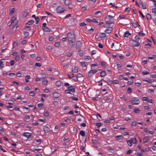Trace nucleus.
I'll use <instances>...</instances> for the list:
<instances>
[{
  "label": "nucleus",
  "instance_id": "4c0bfd02",
  "mask_svg": "<svg viewBox=\"0 0 156 156\" xmlns=\"http://www.w3.org/2000/svg\"><path fill=\"white\" fill-rule=\"evenodd\" d=\"M24 35L25 37H27L29 36V34L28 32H25L24 33Z\"/></svg>",
  "mask_w": 156,
  "mask_h": 156
},
{
  "label": "nucleus",
  "instance_id": "72a5a7b5",
  "mask_svg": "<svg viewBox=\"0 0 156 156\" xmlns=\"http://www.w3.org/2000/svg\"><path fill=\"white\" fill-rule=\"evenodd\" d=\"M72 78L75 81H76L78 80L77 77L76 76H72Z\"/></svg>",
  "mask_w": 156,
  "mask_h": 156
},
{
  "label": "nucleus",
  "instance_id": "e2e57ef3",
  "mask_svg": "<svg viewBox=\"0 0 156 156\" xmlns=\"http://www.w3.org/2000/svg\"><path fill=\"white\" fill-rule=\"evenodd\" d=\"M103 27H105V28H108L107 29H108L109 27H109L108 25L106 23L103 26Z\"/></svg>",
  "mask_w": 156,
  "mask_h": 156
},
{
  "label": "nucleus",
  "instance_id": "052dcab7",
  "mask_svg": "<svg viewBox=\"0 0 156 156\" xmlns=\"http://www.w3.org/2000/svg\"><path fill=\"white\" fill-rule=\"evenodd\" d=\"M35 21H36V23H38L39 20V18L38 17H37L36 18H35Z\"/></svg>",
  "mask_w": 156,
  "mask_h": 156
},
{
  "label": "nucleus",
  "instance_id": "f257e3e1",
  "mask_svg": "<svg viewBox=\"0 0 156 156\" xmlns=\"http://www.w3.org/2000/svg\"><path fill=\"white\" fill-rule=\"evenodd\" d=\"M67 38L70 45L71 48L74 46V44H73V40H75V36L71 32H69L67 34Z\"/></svg>",
  "mask_w": 156,
  "mask_h": 156
},
{
  "label": "nucleus",
  "instance_id": "5fc2aeb1",
  "mask_svg": "<svg viewBox=\"0 0 156 156\" xmlns=\"http://www.w3.org/2000/svg\"><path fill=\"white\" fill-rule=\"evenodd\" d=\"M35 66H36L40 67L41 66V64L39 63H36L35 64Z\"/></svg>",
  "mask_w": 156,
  "mask_h": 156
},
{
  "label": "nucleus",
  "instance_id": "58836bf2",
  "mask_svg": "<svg viewBox=\"0 0 156 156\" xmlns=\"http://www.w3.org/2000/svg\"><path fill=\"white\" fill-rule=\"evenodd\" d=\"M29 95L30 96H34L35 94L34 92L33 91H31L30 92Z\"/></svg>",
  "mask_w": 156,
  "mask_h": 156
},
{
  "label": "nucleus",
  "instance_id": "8fccbe9b",
  "mask_svg": "<svg viewBox=\"0 0 156 156\" xmlns=\"http://www.w3.org/2000/svg\"><path fill=\"white\" fill-rule=\"evenodd\" d=\"M65 92L66 94H71V93L70 92V90L69 89L65 90Z\"/></svg>",
  "mask_w": 156,
  "mask_h": 156
},
{
  "label": "nucleus",
  "instance_id": "774afa93",
  "mask_svg": "<svg viewBox=\"0 0 156 156\" xmlns=\"http://www.w3.org/2000/svg\"><path fill=\"white\" fill-rule=\"evenodd\" d=\"M127 92H128V93H130L132 92L131 89L130 88H129V87L128 88V89H127Z\"/></svg>",
  "mask_w": 156,
  "mask_h": 156
},
{
  "label": "nucleus",
  "instance_id": "0e129e2a",
  "mask_svg": "<svg viewBox=\"0 0 156 156\" xmlns=\"http://www.w3.org/2000/svg\"><path fill=\"white\" fill-rule=\"evenodd\" d=\"M101 122L97 123L96 124V126H97L98 127H99L101 126Z\"/></svg>",
  "mask_w": 156,
  "mask_h": 156
},
{
  "label": "nucleus",
  "instance_id": "f704fd0d",
  "mask_svg": "<svg viewBox=\"0 0 156 156\" xmlns=\"http://www.w3.org/2000/svg\"><path fill=\"white\" fill-rule=\"evenodd\" d=\"M43 106V104L42 103H39L38 104L37 107L38 108H42Z\"/></svg>",
  "mask_w": 156,
  "mask_h": 156
},
{
  "label": "nucleus",
  "instance_id": "a878e982",
  "mask_svg": "<svg viewBox=\"0 0 156 156\" xmlns=\"http://www.w3.org/2000/svg\"><path fill=\"white\" fill-rule=\"evenodd\" d=\"M106 37V34L105 33H100V37L101 38H105Z\"/></svg>",
  "mask_w": 156,
  "mask_h": 156
},
{
  "label": "nucleus",
  "instance_id": "aec40b11",
  "mask_svg": "<svg viewBox=\"0 0 156 156\" xmlns=\"http://www.w3.org/2000/svg\"><path fill=\"white\" fill-rule=\"evenodd\" d=\"M72 72L73 73H77L78 72V68L77 67H75L72 68Z\"/></svg>",
  "mask_w": 156,
  "mask_h": 156
},
{
  "label": "nucleus",
  "instance_id": "0eeeda50",
  "mask_svg": "<svg viewBox=\"0 0 156 156\" xmlns=\"http://www.w3.org/2000/svg\"><path fill=\"white\" fill-rule=\"evenodd\" d=\"M17 21L16 17L13 16L11 19V23H14V25H16L17 24Z\"/></svg>",
  "mask_w": 156,
  "mask_h": 156
},
{
  "label": "nucleus",
  "instance_id": "338daca9",
  "mask_svg": "<svg viewBox=\"0 0 156 156\" xmlns=\"http://www.w3.org/2000/svg\"><path fill=\"white\" fill-rule=\"evenodd\" d=\"M44 115L45 116L48 117L49 115V113L48 112H46L44 113Z\"/></svg>",
  "mask_w": 156,
  "mask_h": 156
},
{
  "label": "nucleus",
  "instance_id": "39448f33",
  "mask_svg": "<svg viewBox=\"0 0 156 156\" xmlns=\"http://www.w3.org/2000/svg\"><path fill=\"white\" fill-rule=\"evenodd\" d=\"M131 101L133 105H138L140 103L139 100L136 98H135L134 99L131 100Z\"/></svg>",
  "mask_w": 156,
  "mask_h": 156
},
{
  "label": "nucleus",
  "instance_id": "6ab92c4d",
  "mask_svg": "<svg viewBox=\"0 0 156 156\" xmlns=\"http://www.w3.org/2000/svg\"><path fill=\"white\" fill-rule=\"evenodd\" d=\"M115 138L117 140H122L123 138V136H117L115 137Z\"/></svg>",
  "mask_w": 156,
  "mask_h": 156
},
{
  "label": "nucleus",
  "instance_id": "79ce46f5",
  "mask_svg": "<svg viewBox=\"0 0 156 156\" xmlns=\"http://www.w3.org/2000/svg\"><path fill=\"white\" fill-rule=\"evenodd\" d=\"M138 35L140 36H142L143 35H144L145 34L143 33V31H141L140 32L138 33Z\"/></svg>",
  "mask_w": 156,
  "mask_h": 156
},
{
  "label": "nucleus",
  "instance_id": "3c124183",
  "mask_svg": "<svg viewBox=\"0 0 156 156\" xmlns=\"http://www.w3.org/2000/svg\"><path fill=\"white\" fill-rule=\"evenodd\" d=\"M18 44V43L17 42V41H15V42L13 44V47H15L16 46H17Z\"/></svg>",
  "mask_w": 156,
  "mask_h": 156
},
{
  "label": "nucleus",
  "instance_id": "ea45409f",
  "mask_svg": "<svg viewBox=\"0 0 156 156\" xmlns=\"http://www.w3.org/2000/svg\"><path fill=\"white\" fill-rule=\"evenodd\" d=\"M20 58V57L19 55H16L15 58V60L16 61H18L19 60Z\"/></svg>",
  "mask_w": 156,
  "mask_h": 156
},
{
  "label": "nucleus",
  "instance_id": "bb28decb",
  "mask_svg": "<svg viewBox=\"0 0 156 156\" xmlns=\"http://www.w3.org/2000/svg\"><path fill=\"white\" fill-rule=\"evenodd\" d=\"M80 134L82 136H84L85 135V133L83 130H81L80 132Z\"/></svg>",
  "mask_w": 156,
  "mask_h": 156
},
{
  "label": "nucleus",
  "instance_id": "864d4df0",
  "mask_svg": "<svg viewBox=\"0 0 156 156\" xmlns=\"http://www.w3.org/2000/svg\"><path fill=\"white\" fill-rule=\"evenodd\" d=\"M136 121H133V122H132L131 125H132V126H136Z\"/></svg>",
  "mask_w": 156,
  "mask_h": 156
},
{
  "label": "nucleus",
  "instance_id": "a211bd4d",
  "mask_svg": "<svg viewBox=\"0 0 156 156\" xmlns=\"http://www.w3.org/2000/svg\"><path fill=\"white\" fill-rule=\"evenodd\" d=\"M106 73L105 71L104 70L102 71L100 73V76L101 77H103L105 76L106 75Z\"/></svg>",
  "mask_w": 156,
  "mask_h": 156
},
{
  "label": "nucleus",
  "instance_id": "4468645a",
  "mask_svg": "<svg viewBox=\"0 0 156 156\" xmlns=\"http://www.w3.org/2000/svg\"><path fill=\"white\" fill-rule=\"evenodd\" d=\"M29 13V12L28 10H25L23 13V15L24 17H27Z\"/></svg>",
  "mask_w": 156,
  "mask_h": 156
},
{
  "label": "nucleus",
  "instance_id": "7ed1b4c3",
  "mask_svg": "<svg viewBox=\"0 0 156 156\" xmlns=\"http://www.w3.org/2000/svg\"><path fill=\"white\" fill-rule=\"evenodd\" d=\"M57 13H62L64 12V9L62 7L60 6H58L56 9Z\"/></svg>",
  "mask_w": 156,
  "mask_h": 156
},
{
  "label": "nucleus",
  "instance_id": "5701e85b",
  "mask_svg": "<svg viewBox=\"0 0 156 156\" xmlns=\"http://www.w3.org/2000/svg\"><path fill=\"white\" fill-rule=\"evenodd\" d=\"M52 96L53 98H57L58 97V94L57 92H55L53 94Z\"/></svg>",
  "mask_w": 156,
  "mask_h": 156
},
{
  "label": "nucleus",
  "instance_id": "37998d69",
  "mask_svg": "<svg viewBox=\"0 0 156 156\" xmlns=\"http://www.w3.org/2000/svg\"><path fill=\"white\" fill-rule=\"evenodd\" d=\"M84 59L85 60L90 59H91V57L90 56H84Z\"/></svg>",
  "mask_w": 156,
  "mask_h": 156
},
{
  "label": "nucleus",
  "instance_id": "c756f323",
  "mask_svg": "<svg viewBox=\"0 0 156 156\" xmlns=\"http://www.w3.org/2000/svg\"><path fill=\"white\" fill-rule=\"evenodd\" d=\"M113 23L114 21L113 20L107 21L106 23L108 25L110 24H111Z\"/></svg>",
  "mask_w": 156,
  "mask_h": 156
},
{
  "label": "nucleus",
  "instance_id": "9d476101",
  "mask_svg": "<svg viewBox=\"0 0 156 156\" xmlns=\"http://www.w3.org/2000/svg\"><path fill=\"white\" fill-rule=\"evenodd\" d=\"M23 136L27 138H29L31 136V134L29 133H23Z\"/></svg>",
  "mask_w": 156,
  "mask_h": 156
},
{
  "label": "nucleus",
  "instance_id": "de8ad7c7",
  "mask_svg": "<svg viewBox=\"0 0 156 156\" xmlns=\"http://www.w3.org/2000/svg\"><path fill=\"white\" fill-rule=\"evenodd\" d=\"M25 29L28 30H30L31 28L30 26H26L25 28Z\"/></svg>",
  "mask_w": 156,
  "mask_h": 156
},
{
  "label": "nucleus",
  "instance_id": "393cba45",
  "mask_svg": "<svg viewBox=\"0 0 156 156\" xmlns=\"http://www.w3.org/2000/svg\"><path fill=\"white\" fill-rule=\"evenodd\" d=\"M43 31L45 32H49L50 29L47 27L42 29Z\"/></svg>",
  "mask_w": 156,
  "mask_h": 156
},
{
  "label": "nucleus",
  "instance_id": "49530a36",
  "mask_svg": "<svg viewBox=\"0 0 156 156\" xmlns=\"http://www.w3.org/2000/svg\"><path fill=\"white\" fill-rule=\"evenodd\" d=\"M71 99L73 100H74V101H77L78 100V98H76V97H71Z\"/></svg>",
  "mask_w": 156,
  "mask_h": 156
},
{
  "label": "nucleus",
  "instance_id": "4d7b16f0",
  "mask_svg": "<svg viewBox=\"0 0 156 156\" xmlns=\"http://www.w3.org/2000/svg\"><path fill=\"white\" fill-rule=\"evenodd\" d=\"M14 64V61L13 60H11L10 61V65L11 66H13Z\"/></svg>",
  "mask_w": 156,
  "mask_h": 156
},
{
  "label": "nucleus",
  "instance_id": "c03bdc74",
  "mask_svg": "<svg viewBox=\"0 0 156 156\" xmlns=\"http://www.w3.org/2000/svg\"><path fill=\"white\" fill-rule=\"evenodd\" d=\"M107 17H108V19L109 20H111L114 17L113 16H111V15H108L107 16Z\"/></svg>",
  "mask_w": 156,
  "mask_h": 156
},
{
  "label": "nucleus",
  "instance_id": "9b49d317",
  "mask_svg": "<svg viewBox=\"0 0 156 156\" xmlns=\"http://www.w3.org/2000/svg\"><path fill=\"white\" fill-rule=\"evenodd\" d=\"M68 89L70 90V91H71L73 93H74L75 91V88H73V87L72 86H70L69 87H68Z\"/></svg>",
  "mask_w": 156,
  "mask_h": 156
},
{
  "label": "nucleus",
  "instance_id": "f03ea898",
  "mask_svg": "<svg viewBox=\"0 0 156 156\" xmlns=\"http://www.w3.org/2000/svg\"><path fill=\"white\" fill-rule=\"evenodd\" d=\"M136 141L137 140L136 138H134L127 140L128 144L130 146H131L132 143L135 144Z\"/></svg>",
  "mask_w": 156,
  "mask_h": 156
},
{
  "label": "nucleus",
  "instance_id": "f8f14e48",
  "mask_svg": "<svg viewBox=\"0 0 156 156\" xmlns=\"http://www.w3.org/2000/svg\"><path fill=\"white\" fill-rule=\"evenodd\" d=\"M5 59H2L0 61V67L3 68L4 67V65L3 64V63L5 61Z\"/></svg>",
  "mask_w": 156,
  "mask_h": 156
},
{
  "label": "nucleus",
  "instance_id": "c85d7f7f",
  "mask_svg": "<svg viewBox=\"0 0 156 156\" xmlns=\"http://www.w3.org/2000/svg\"><path fill=\"white\" fill-rule=\"evenodd\" d=\"M152 12L153 13H154V15L156 16V9H152Z\"/></svg>",
  "mask_w": 156,
  "mask_h": 156
},
{
  "label": "nucleus",
  "instance_id": "6e6552de",
  "mask_svg": "<svg viewBox=\"0 0 156 156\" xmlns=\"http://www.w3.org/2000/svg\"><path fill=\"white\" fill-rule=\"evenodd\" d=\"M103 80L104 82L107 83L108 85H111L112 83V81L111 80H109L108 81L104 80L103 79H101L100 80L98 81V83H100V81Z\"/></svg>",
  "mask_w": 156,
  "mask_h": 156
},
{
  "label": "nucleus",
  "instance_id": "603ef678",
  "mask_svg": "<svg viewBox=\"0 0 156 156\" xmlns=\"http://www.w3.org/2000/svg\"><path fill=\"white\" fill-rule=\"evenodd\" d=\"M101 64L102 66H104L106 64V62H101Z\"/></svg>",
  "mask_w": 156,
  "mask_h": 156
},
{
  "label": "nucleus",
  "instance_id": "09e8293b",
  "mask_svg": "<svg viewBox=\"0 0 156 156\" xmlns=\"http://www.w3.org/2000/svg\"><path fill=\"white\" fill-rule=\"evenodd\" d=\"M60 45V43L59 42H56L55 44V46L57 47H59Z\"/></svg>",
  "mask_w": 156,
  "mask_h": 156
},
{
  "label": "nucleus",
  "instance_id": "dca6fc26",
  "mask_svg": "<svg viewBox=\"0 0 156 156\" xmlns=\"http://www.w3.org/2000/svg\"><path fill=\"white\" fill-rule=\"evenodd\" d=\"M149 140V137L145 136L143 139V142L144 143H145L147 142Z\"/></svg>",
  "mask_w": 156,
  "mask_h": 156
},
{
  "label": "nucleus",
  "instance_id": "69168bd1",
  "mask_svg": "<svg viewBox=\"0 0 156 156\" xmlns=\"http://www.w3.org/2000/svg\"><path fill=\"white\" fill-rule=\"evenodd\" d=\"M48 39L49 41H52L53 40L54 38L52 37H49Z\"/></svg>",
  "mask_w": 156,
  "mask_h": 156
},
{
  "label": "nucleus",
  "instance_id": "20e7f679",
  "mask_svg": "<svg viewBox=\"0 0 156 156\" xmlns=\"http://www.w3.org/2000/svg\"><path fill=\"white\" fill-rule=\"evenodd\" d=\"M97 71H98V70H91L88 73V77H92V76L93 75L96 73L97 72Z\"/></svg>",
  "mask_w": 156,
  "mask_h": 156
},
{
  "label": "nucleus",
  "instance_id": "412c9836",
  "mask_svg": "<svg viewBox=\"0 0 156 156\" xmlns=\"http://www.w3.org/2000/svg\"><path fill=\"white\" fill-rule=\"evenodd\" d=\"M131 34L129 32V31H126L124 34V37H128L129 35H130Z\"/></svg>",
  "mask_w": 156,
  "mask_h": 156
},
{
  "label": "nucleus",
  "instance_id": "6e6d98bb",
  "mask_svg": "<svg viewBox=\"0 0 156 156\" xmlns=\"http://www.w3.org/2000/svg\"><path fill=\"white\" fill-rule=\"evenodd\" d=\"M92 21L93 23H98V22L97 20L94 18L93 19V20H92Z\"/></svg>",
  "mask_w": 156,
  "mask_h": 156
},
{
  "label": "nucleus",
  "instance_id": "bf43d9fd",
  "mask_svg": "<svg viewBox=\"0 0 156 156\" xmlns=\"http://www.w3.org/2000/svg\"><path fill=\"white\" fill-rule=\"evenodd\" d=\"M48 80H46L42 82V84L43 85H46L48 83Z\"/></svg>",
  "mask_w": 156,
  "mask_h": 156
},
{
  "label": "nucleus",
  "instance_id": "473e14b6",
  "mask_svg": "<svg viewBox=\"0 0 156 156\" xmlns=\"http://www.w3.org/2000/svg\"><path fill=\"white\" fill-rule=\"evenodd\" d=\"M130 10V9L128 6L126 7L125 9V12H129Z\"/></svg>",
  "mask_w": 156,
  "mask_h": 156
},
{
  "label": "nucleus",
  "instance_id": "2eb2a0df",
  "mask_svg": "<svg viewBox=\"0 0 156 156\" xmlns=\"http://www.w3.org/2000/svg\"><path fill=\"white\" fill-rule=\"evenodd\" d=\"M81 45V42L80 41H78L76 43V47L77 48H79Z\"/></svg>",
  "mask_w": 156,
  "mask_h": 156
},
{
  "label": "nucleus",
  "instance_id": "e433bc0d",
  "mask_svg": "<svg viewBox=\"0 0 156 156\" xmlns=\"http://www.w3.org/2000/svg\"><path fill=\"white\" fill-rule=\"evenodd\" d=\"M142 74H143V75H145L149 74V73L146 70H144L142 72Z\"/></svg>",
  "mask_w": 156,
  "mask_h": 156
},
{
  "label": "nucleus",
  "instance_id": "13d9d810",
  "mask_svg": "<svg viewBox=\"0 0 156 156\" xmlns=\"http://www.w3.org/2000/svg\"><path fill=\"white\" fill-rule=\"evenodd\" d=\"M16 76H17L20 77L21 76V73L19 72H18L16 74Z\"/></svg>",
  "mask_w": 156,
  "mask_h": 156
},
{
  "label": "nucleus",
  "instance_id": "2f4dec72",
  "mask_svg": "<svg viewBox=\"0 0 156 156\" xmlns=\"http://www.w3.org/2000/svg\"><path fill=\"white\" fill-rule=\"evenodd\" d=\"M131 23L134 28H136L137 27V24L134 21H132Z\"/></svg>",
  "mask_w": 156,
  "mask_h": 156
},
{
  "label": "nucleus",
  "instance_id": "c9c22d12",
  "mask_svg": "<svg viewBox=\"0 0 156 156\" xmlns=\"http://www.w3.org/2000/svg\"><path fill=\"white\" fill-rule=\"evenodd\" d=\"M70 2V0H65V4L66 5H68Z\"/></svg>",
  "mask_w": 156,
  "mask_h": 156
},
{
  "label": "nucleus",
  "instance_id": "a18cd8bd",
  "mask_svg": "<svg viewBox=\"0 0 156 156\" xmlns=\"http://www.w3.org/2000/svg\"><path fill=\"white\" fill-rule=\"evenodd\" d=\"M41 77H40L41 79L44 78L46 77V75L44 74H41Z\"/></svg>",
  "mask_w": 156,
  "mask_h": 156
},
{
  "label": "nucleus",
  "instance_id": "a19ab883",
  "mask_svg": "<svg viewBox=\"0 0 156 156\" xmlns=\"http://www.w3.org/2000/svg\"><path fill=\"white\" fill-rule=\"evenodd\" d=\"M133 80H132L131 81H128L127 82V84L129 85H131L133 83Z\"/></svg>",
  "mask_w": 156,
  "mask_h": 156
},
{
  "label": "nucleus",
  "instance_id": "b1692460",
  "mask_svg": "<svg viewBox=\"0 0 156 156\" xmlns=\"http://www.w3.org/2000/svg\"><path fill=\"white\" fill-rule=\"evenodd\" d=\"M146 17L147 20H150L151 19V15L149 13H147L146 15Z\"/></svg>",
  "mask_w": 156,
  "mask_h": 156
},
{
  "label": "nucleus",
  "instance_id": "7c9ffc66",
  "mask_svg": "<svg viewBox=\"0 0 156 156\" xmlns=\"http://www.w3.org/2000/svg\"><path fill=\"white\" fill-rule=\"evenodd\" d=\"M134 112L136 113H139L140 112V110L137 108H134Z\"/></svg>",
  "mask_w": 156,
  "mask_h": 156
},
{
  "label": "nucleus",
  "instance_id": "4be33fe9",
  "mask_svg": "<svg viewBox=\"0 0 156 156\" xmlns=\"http://www.w3.org/2000/svg\"><path fill=\"white\" fill-rule=\"evenodd\" d=\"M34 21V20H30L27 22V23H26V24H28L29 25H30L31 24H33Z\"/></svg>",
  "mask_w": 156,
  "mask_h": 156
},
{
  "label": "nucleus",
  "instance_id": "680f3d73",
  "mask_svg": "<svg viewBox=\"0 0 156 156\" xmlns=\"http://www.w3.org/2000/svg\"><path fill=\"white\" fill-rule=\"evenodd\" d=\"M80 64L82 67H86V66L84 62H81Z\"/></svg>",
  "mask_w": 156,
  "mask_h": 156
},
{
  "label": "nucleus",
  "instance_id": "1a4fd4ad",
  "mask_svg": "<svg viewBox=\"0 0 156 156\" xmlns=\"http://www.w3.org/2000/svg\"><path fill=\"white\" fill-rule=\"evenodd\" d=\"M112 27H110L108 29H106L105 31V32L107 34H109L111 32L112 30Z\"/></svg>",
  "mask_w": 156,
  "mask_h": 156
},
{
  "label": "nucleus",
  "instance_id": "ddd939ff",
  "mask_svg": "<svg viewBox=\"0 0 156 156\" xmlns=\"http://www.w3.org/2000/svg\"><path fill=\"white\" fill-rule=\"evenodd\" d=\"M44 132L46 133H48L50 130L49 128L47 126H45L43 128Z\"/></svg>",
  "mask_w": 156,
  "mask_h": 156
},
{
  "label": "nucleus",
  "instance_id": "f3484780",
  "mask_svg": "<svg viewBox=\"0 0 156 156\" xmlns=\"http://www.w3.org/2000/svg\"><path fill=\"white\" fill-rule=\"evenodd\" d=\"M139 3L142 5V8L143 9H146V6L144 5V3L142 1L140 0L139 2Z\"/></svg>",
  "mask_w": 156,
  "mask_h": 156
},
{
  "label": "nucleus",
  "instance_id": "cd10ccee",
  "mask_svg": "<svg viewBox=\"0 0 156 156\" xmlns=\"http://www.w3.org/2000/svg\"><path fill=\"white\" fill-rule=\"evenodd\" d=\"M55 85L57 87H60L61 85V82L60 81H57L56 82Z\"/></svg>",
  "mask_w": 156,
  "mask_h": 156
},
{
  "label": "nucleus",
  "instance_id": "423d86ee",
  "mask_svg": "<svg viewBox=\"0 0 156 156\" xmlns=\"http://www.w3.org/2000/svg\"><path fill=\"white\" fill-rule=\"evenodd\" d=\"M133 42L132 45L133 46H138L140 45V43L138 41L133 40H132Z\"/></svg>",
  "mask_w": 156,
  "mask_h": 156
}]
</instances>
